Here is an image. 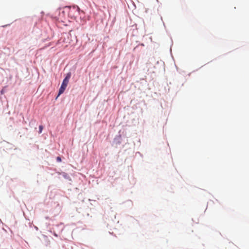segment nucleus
Returning <instances> with one entry per match:
<instances>
[{
	"instance_id": "20e7f679",
	"label": "nucleus",
	"mask_w": 249,
	"mask_h": 249,
	"mask_svg": "<svg viewBox=\"0 0 249 249\" xmlns=\"http://www.w3.org/2000/svg\"><path fill=\"white\" fill-rule=\"evenodd\" d=\"M77 9L78 10H79V8L78 7H77Z\"/></svg>"
},
{
	"instance_id": "f257e3e1",
	"label": "nucleus",
	"mask_w": 249,
	"mask_h": 249,
	"mask_svg": "<svg viewBox=\"0 0 249 249\" xmlns=\"http://www.w3.org/2000/svg\"><path fill=\"white\" fill-rule=\"evenodd\" d=\"M71 74L70 72H69L67 73V76L63 80L62 85L60 87V88L59 89V93H58L57 97L59 96L60 95H61L64 92V91H65V89H66L67 85L68 84L69 79L71 77Z\"/></svg>"
},
{
	"instance_id": "f03ea898",
	"label": "nucleus",
	"mask_w": 249,
	"mask_h": 249,
	"mask_svg": "<svg viewBox=\"0 0 249 249\" xmlns=\"http://www.w3.org/2000/svg\"><path fill=\"white\" fill-rule=\"evenodd\" d=\"M43 129V127L42 125H40L39 126V133H41L42 132V131Z\"/></svg>"
},
{
	"instance_id": "7ed1b4c3",
	"label": "nucleus",
	"mask_w": 249,
	"mask_h": 249,
	"mask_svg": "<svg viewBox=\"0 0 249 249\" xmlns=\"http://www.w3.org/2000/svg\"><path fill=\"white\" fill-rule=\"evenodd\" d=\"M56 160L58 162H61V159L59 157H57L56 158Z\"/></svg>"
}]
</instances>
